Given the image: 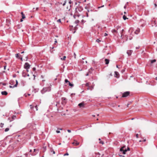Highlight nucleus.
I'll return each mask as SVG.
<instances>
[{
    "instance_id": "obj_1",
    "label": "nucleus",
    "mask_w": 157,
    "mask_h": 157,
    "mask_svg": "<svg viewBox=\"0 0 157 157\" xmlns=\"http://www.w3.org/2000/svg\"><path fill=\"white\" fill-rule=\"evenodd\" d=\"M83 10L82 7L81 6H78L77 7L75 10V13L74 15V17L75 18V17H79L80 16L79 12H81Z\"/></svg>"
},
{
    "instance_id": "obj_2",
    "label": "nucleus",
    "mask_w": 157,
    "mask_h": 157,
    "mask_svg": "<svg viewBox=\"0 0 157 157\" xmlns=\"http://www.w3.org/2000/svg\"><path fill=\"white\" fill-rule=\"evenodd\" d=\"M120 151H121L123 152V153L124 154H125L126 152L127 151V150L125 146H123L120 149Z\"/></svg>"
},
{
    "instance_id": "obj_3",
    "label": "nucleus",
    "mask_w": 157,
    "mask_h": 157,
    "mask_svg": "<svg viewBox=\"0 0 157 157\" xmlns=\"http://www.w3.org/2000/svg\"><path fill=\"white\" fill-rule=\"evenodd\" d=\"M69 86L71 87L74 86L73 84L71 83V82L68 80L67 79H66L65 80V83H67Z\"/></svg>"
},
{
    "instance_id": "obj_4",
    "label": "nucleus",
    "mask_w": 157,
    "mask_h": 157,
    "mask_svg": "<svg viewBox=\"0 0 157 157\" xmlns=\"http://www.w3.org/2000/svg\"><path fill=\"white\" fill-rule=\"evenodd\" d=\"M30 65L28 63H26L24 65V67L26 69H29L30 67Z\"/></svg>"
},
{
    "instance_id": "obj_5",
    "label": "nucleus",
    "mask_w": 157,
    "mask_h": 157,
    "mask_svg": "<svg viewBox=\"0 0 157 157\" xmlns=\"http://www.w3.org/2000/svg\"><path fill=\"white\" fill-rule=\"evenodd\" d=\"M130 92L129 91H126L124 92L122 95V97H126L129 95Z\"/></svg>"
},
{
    "instance_id": "obj_6",
    "label": "nucleus",
    "mask_w": 157,
    "mask_h": 157,
    "mask_svg": "<svg viewBox=\"0 0 157 157\" xmlns=\"http://www.w3.org/2000/svg\"><path fill=\"white\" fill-rule=\"evenodd\" d=\"M49 88H44L43 90H41V92L42 94H44L45 92L48 91Z\"/></svg>"
},
{
    "instance_id": "obj_7",
    "label": "nucleus",
    "mask_w": 157,
    "mask_h": 157,
    "mask_svg": "<svg viewBox=\"0 0 157 157\" xmlns=\"http://www.w3.org/2000/svg\"><path fill=\"white\" fill-rule=\"evenodd\" d=\"M79 144V143L75 140H74V142L72 143V144L74 146H77Z\"/></svg>"
},
{
    "instance_id": "obj_8",
    "label": "nucleus",
    "mask_w": 157,
    "mask_h": 157,
    "mask_svg": "<svg viewBox=\"0 0 157 157\" xmlns=\"http://www.w3.org/2000/svg\"><path fill=\"white\" fill-rule=\"evenodd\" d=\"M21 14L22 15V19H21L20 21L21 22H22L23 21V19H25V14H24L23 12H21Z\"/></svg>"
},
{
    "instance_id": "obj_9",
    "label": "nucleus",
    "mask_w": 157,
    "mask_h": 157,
    "mask_svg": "<svg viewBox=\"0 0 157 157\" xmlns=\"http://www.w3.org/2000/svg\"><path fill=\"white\" fill-rule=\"evenodd\" d=\"M84 103L81 102L78 104V105L79 106L80 108L82 107H83L84 106Z\"/></svg>"
},
{
    "instance_id": "obj_10",
    "label": "nucleus",
    "mask_w": 157,
    "mask_h": 157,
    "mask_svg": "<svg viewBox=\"0 0 157 157\" xmlns=\"http://www.w3.org/2000/svg\"><path fill=\"white\" fill-rule=\"evenodd\" d=\"M140 29H137L135 32V33L136 34H138L140 32Z\"/></svg>"
},
{
    "instance_id": "obj_11",
    "label": "nucleus",
    "mask_w": 157,
    "mask_h": 157,
    "mask_svg": "<svg viewBox=\"0 0 157 157\" xmlns=\"http://www.w3.org/2000/svg\"><path fill=\"white\" fill-rule=\"evenodd\" d=\"M94 89V86H89L88 87L87 90H92Z\"/></svg>"
},
{
    "instance_id": "obj_12",
    "label": "nucleus",
    "mask_w": 157,
    "mask_h": 157,
    "mask_svg": "<svg viewBox=\"0 0 157 157\" xmlns=\"http://www.w3.org/2000/svg\"><path fill=\"white\" fill-rule=\"evenodd\" d=\"M1 94L2 95H6L7 94V93L6 91H3L2 92Z\"/></svg>"
},
{
    "instance_id": "obj_13",
    "label": "nucleus",
    "mask_w": 157,
    "mask_h": 157,
    "mask_svg": "<svg viewBox=\"0 0 157 157\" xmlns=\"http://www.w3.org/2000/svg\"><path fill=\"white\" fill-rule=\"evenodd\" d=\"M16 117V116H14V115L13 116L11 117V120H10V122H11V121H13V120H14L15 119Z\"/></svg>"
},
{
    "instance_id": "obj_14",
    "label": "nucleus",
    "mask_w": 157,
    "mask_h": 157,
    "mask_svg": "<svg viewBox=\"0 0 157 157\" xmlns=\"http://www.w3.org/2000/svg\"><path fill=\"white\" fill-rule=\"evenodd\" d=\"M132 53V51L131 50H128L127 52V53L128 54V56L130 55Z\"/></svg>"
},
{
    "instance_id": "obj_15",
    "label": "nucleus",
    "mask_w": 157,
    "mask_h": 157,
    "mask_svg": "<svg viewBox=\"0 0 157 157\" xmlns=\"http://www.w3.org/2000/svg\"><path fill=\"white\" fill-rule=\"evenodd\" d=\"M105 64H108L109 63V60L107 59H105Z\"/></svg>"
},
{
    "instance_id": "obj_16",
    "label": "nucleus",
    "mask_w": 157,
    "mask_h": 157,
    "mask_svg": "<svg viewBox=\"0 0 157 157\" xmlns=\"http://www.w3.org/2000/svg\"><path fill=\"white\" fill-rule=\"evenodd\" d=\"M156 22H157V19L156 20H154V21H152V26H153V24H154V25H156Z\"/></svg>"
},
{
    "instance_id": "obj_17",
    "label": "nucleus",
    "mask_w": 157,
    "mask_h": 157,
    "mask_svg": "<svg viewBox=\"0 0 157 157\" xmlns=\"http://www.w3.org/2000/svg\"><path fill=\"white\" fill-rule=\"evenodd\" d=\"M112 32L113 33H117V30L115 29H113L112 30Z\"/></svg>"
},
{
    "instance_id": "obj_18",
    "label": "nucleus",
    "mask_w": 157,
    "mask_h": 157,
    "mask_svg": "<svg viewBox=\"0 0 157 157\" xmlns=\"http://www.w3.org/2000/svg\"><path fill=\"white\" fill-rule=\"evenodd\" d=\"M115 77H117V76L118 75H119V73L118 72H117V71H115Z\"/></svg>"
},
{
    "instance_id": "obj_19",
    "label": "nucleus",
    "mask_w": 157,
    "mask_h": 157,
    "mask_svg": "<svg viewBox=\"0 0 157 157\" xmlns=\"http://www.w3.org/2000/svg\"><path fill=\"white\" fill-rule=\"evenodd\" d=\"M16 84L14 86H13V87H15L17 86V85L18 84V82L17 80H16Z\"/></svg>"
},
{
    "instance_id": "obj_20",
    "label": "nucleus",
    "mask_w": 157,
    "mask_h": 157,
    "mask_svg": "<svg viewBox=\"0 0 157 157\" xmlns=\"http://www.w3.org/2000/svg\"><path fill=\"white\" fill-rule=\"evenodd\" d=\"M66 58V56H63V58H61L60 59L62 60H65Z\"/></svg>"
},
{
    "instance_id": "obj_21",
    "label": "nucleus",
    "mask_w": 157,
    "mask_h": 157,
    "mask_svg": "<svg viewBox=\"0 0 157 157\" xmlns=\"http://www.w3.org/2000/svg\"><path fill=\"white\" fill-rule=\"evenodd\" d=\"M43 151L44 152L46 150V146L43 147L42 148Z\"/></svg>"
},
{
    "instance_id": "obj_22",
    "label": "nucleus",
    "mask_w": 157,
    "mask_h": 157,
    "mask_svg": "<svg viewBox=\"0 0 157 157\" xmlns=\"http://www.w3.org/2000/svg\"><path fill=\"white\" fill-rule=\"evenodd\" d=\"M123 19L124 20H125L127 19H128V18L126 17L125 15H124L123 17Z\"/></svg>"
},
{
    "instance_id": "obj_23",
    "label": "nucleus",
    "mask_w": 157,
    "mask_h": 157,
    "mask_svg": "<svg viewBox=\"0 0 157 157\" xmlns=\"http://www.w3.org/2000/svg\"><path fill=\"white\" fill-rule=\"evenodd\" d=\"M85 86H86L89 87L90 86V83L89 82L85 84Z\"/></svg>"
},
{
    "instance_id": "obj_24",
    "label": "nucleus",
    "mask_w": 157,
    "mask_h": 157,
    "mask_svg": "<svg viewBox=\"0 0 157 157\" xmlns=\"http://www.w3.org/2000/svg\"><path fill=\"white\" fill-rule=\"evenodd\" d=\"M155 61H156V60L155 59H154V60H151V63H153L155 62Z\"/></svg>"
},
{
    "instance_id": "obj_25",
    "label": "nucleus",
    "mask_w": 157,
    "mask_h": 157,
    "mask_svg": "<svg viewBox=\"0 0 157 157\" xmlns=\"http://www.w3.org/2000/svg\"><path fill=\"white\" fill-rule=\"evenodd\" d=\"M9 130V128H6L5 129V131L6 132L8 131Z\"/></svg>"
},
{
    "instance_id": "obj_26",
    "label": "nucleus",
    "mask_w": 157,
    "mask_h": 157,
    "mask_svg": "<svg viewBox=\"0 0 157 157\" xmlns=\"http://www.w3.org/2000/svg\"><path fill=\"white\" fill-rule=\"evenodd\" d=\"M99 143L100 144H104V142H103V141H100L99 142Z\"/></svg>"
},
{
    "instance_id": "obj_27",
    "label": "nucleus",
    "mask_w": 157,
    "mask_h": 157,
    "mask_svg": "<svg viewBox=\"0 0 157 157\" xmlns=\"http://www.w3.org/2000/svg\"><path fill=\"white\" fill-rule=\"evenodd\" d=\"M25 73L24 72H23L22 73V76L24 77H26V75H25Z\"/></svg>"
},
{
    "instance_id": "obj_28",
    "label": "nucleus",
    "mask_w": 157,
    "mask_h": 157,
    "mask_svg": "<svg viewBox=\"0 0 157 157\" xmlns=\"http://www.w3.org/2000/svg\"><path fill=\"white\" fill-rule=\"evenodd\" d=\"M3 125H4V124L2 123H1V124H0V126L2 128L3 126Z\"/></svg>"
},
{
    "instance_id": "obj_29",
    "label": "nucleus",
    "mask_w": 157,
    "mask_h": 157,
    "mask_svg": "<svg viewBox=\"0 0 157 157\" xmlns=\"http://www.w3.org/2000/svg\"><path fill=\"white\" fill-rule=\"evenodd\" d=\"M57 22H60V23H61V20L60 19H58V20H57Z\"/></svg>"
},
{
    "instance_id": "obj_30",
    "label": "nucleus",
    "mask_w": 157,
    "mask_h": 157,
    "mask_svg": "<svg viewBox=\"0 0 157 157\" xmlns=\"http://www.w3.org/2000/svg\"><path fill=\"white\" fill-rule=\"evenodd\" d=\"M66 2V1H64V3L63 4V6H64L65 5Z\"/></svg>"
},
{
    "instance_id": "obj_31",
    "label": "nucleus",
    "mask_w": 157,
    "mask_h": 157,
    "mask_svg": "<svg viewBox=\"0 0 157 157\" xmlns=\"http://www.w3.org/2000/svg\"><path fill=\"white\" fill-rule=\"evenodd\" d=\"M35 108H36V111L38 110V107H37V105H36L35 106Z\"/></svg>"
},
{
    "instance_id": "obj_32",
    "label": "nucleus",
    "mask_w": 157,
    "mask_h": 157,
    "mask_svg": "<svg viewBox=\"0 0 157 157\" xmlns=\"http://www.w3.org/2000/svg\"><path fill=\"white\" fill-rule=\"evenodd\" d=\"M19 59L21 60V61H23L22 57V56L20 57Z\"/></svg>"
},
{
    "instance_id": "obj_33",
    "label": "nucleus",
    "mask_w": 157,
    "mask_h": 157,
    "mask_svg": "<svg viewBox=\"0 0 157 157\" xmlns=\"http://www.w3.org/2000/svg\"><path fill=\"white\" fill-rule=\"evenodd\" d=\"M19 57V56H18V54H17L16 55V58H18Z\"/></svg>"
},
{
    "instance_id": "obj_34",
    "label": "nucleus",
    "mask_w": 157,
    "mask_h": 157,
    "mask_svg": "<svg viewBox=\"0 0 157 157\" xmlns=\"http://www.w3.org/2000/svg\"><path fill=\"white\" fill-rule=\"evenodd\" d=\"M138 137H139V135H138V134H136V137L137 138H138Z\"/></svg>"
},
{
    "instance_id": "obj_35",
    "label": "nucleus",
    "mask_w": 157,
    "mask_h": 157,
    "mask_svg": "<svg viewBox=\"0 0 157 157\" xmlns=\"http://www.w3.org/2000/svg\"><path fill=\"white\" fill-rule=\"evenodd\" d=\"M51 151L52 152H53V154H55V151H54L53 150H51Z\"/></svg>"
},
{
    "instance_id": "obj_36",
    "label": "nucleus",
    "mask_w": 157,
    "mask_h": 157,
    "mask_svg": "<svg viewBox=\"0 0 157 157\" xmlns=\"http://www.w3.org/2000/svg\"><path fill=\"white\" fill-rule=\"evenodd\" d=\"M30 108L31 109L33 108V105H30Z\"/></svg>"
},
{
    "instance_id": "obj_37",
    "label": "nucleus",
    "mask_w": 157,
    "mask_h": 157,
    "mask_svg": "<svg viewBox=\"0 0 157 157\" xmlns=\"http://www.w3.org/2000/svg\"><path fill=\"white\" fill-rule=\"evenodd\" d=\"M68 155V153H66V154H65L64 155V156Z\"/></svg>"
},
{
    "instance_id": "obj_38",
    "label": "nucleus",
    "mask_w": 157,
    "mask_h": 157,
    "mask_svg": "<svg viewBox=\"0 0 157 157\" xmlns=\"http://www.w3.org/2000/svg\"><path fill=\"white\" fill-rule=\"evenodd\" d=\"M56 132L57 133H60V131H58V130H56Z\"/></svg>"
},
{
    "instance_id": "obj_39",
    "label": "nucleus",
    "mask_w": 157,
    "mask_h": 157,
    "mask_svg": "<svg viewBox=\"0 0 157 157\" xmlns=\"http://www.w3.org/2000/svg\"><path fill=\"white\" fill-rule=\"evenodd\" d=\"M74 58L75 59L76 58V54H75V53H74Z\"/></svg>"
},
{
    "instance_id": "obj_40",
    "label": "nucleus",
    "mask_w": 157,
    "mask_h": 157,
    "mask_svg": "<svg viewBox=\"0 0 157 157\" xmlns=\"http://www.w3.org/2000/svg\"><path fill=\"white\" fill-rule=\"evenodd\" d=\"M107 35H108V34H107V33H105L104 34V36H107Z\"/></svg>"
},
{
    "instance_id": "obj_41",
    "label": "nucleus",
    "mask_w": 157,
    "mask_h": 157,
    "mask_svg": "<svg viewBox=\"0 0 157 157\" xmlns=\"http://www.w3.org/2000/svg\"><path fill=\"white\" fill-rule=\"evenodd\" d=\"M36 151H38V150L36 149H34V152H35Z\"/></svg>"
},
{
    "instance_id": "obj_42",
    "label": "nucleus",
    "mask_w": 157,
    "mask_h": 157,
    "mask_svg": "<svg viewBox=\"0 0 157 157\" xmlns=\"http://www.w3.org/2000/svg\"><path fill=\"white\" fill-rule=\"evenodd\" d=\"M85 8L86 9H87V10L88 11V12L89 11V10H88V8H87L86 6L85 7Z\"/></svg>"
},
{
    "instance_id": "obj_43",
    "label": "nucleus",
    "mask_w": 157,
    "mask_h": 157,
    "mask_svg": "<svg viewBox=\"0 0 157 157\" xmlns=\"http://www.w3.org/2000/svg\"><path fill=\"white\" fill-rule=\"evenodd\" d=\"M96 41H97L98 42H99L100 41V40L99 39H98Z\"/></svg>"
},
{
    "instance_id": "obj_44",
    "label": "nucleus",
    "mask_w": 157,
    "mask_h": 157,
    "mask_svg": "<svg viewBox=\"0 0 157 157\" xmlns=\"http://www.w3.org/2000/svg\"><path fill=\"white\" fill-rule=\"evenodd\" d=\"M67 132H69V133H70V132H71V130H70L68 129V130H67Z\"/></svg>"
},
{
    "instance_id": "obj_45",
    "label": "nucleus",
    "mask_w": 157,
    "mask_h": 157,
    "mask_svg": "<svg viewBox=\"0 0 157 157\" xmlns=\"http://www.w3.org/2000/svg\"><path fill=\"white\" fill-rule=\"evenodd\" d=\"M8 120H9L10 121V120H11V117H9L8 119Z\"/></svg>"
},
{
    "instance_id": "obj_46",
    "label": "nucleus",
    "mask_w": 157,
    "mask_h": 157,
    "mask_svg": "<svg viewBox=\"0 0 157 157\" xmlns=\"http://www.w3.org/2000/svg\"><path fill=\"white\" fill-rule=\"evenodd\" d=\"M139 47H137L136 48V49H138L139 48Z\"/></svg>"
},
{
    "instance_id": "obj_47",
    "label": "nucleus",
    "mask_w": 157,
    "mask_h": 157,
    "mask_svg": "<svg viewBox=\"0 0 157 157\" xmlns=\"http://www.w3.org/2000/svg\"><path fill=\"white\" fill-rule=\"evenodd\" d=\"M69 4H71V0H70L69 1Z\"/></svg>"
},
{
    "instance_id": "obj_48",
    "label": "nucleus",
    "mask_w": 157,
    "mask_h": 157,
    "mask_svg": "<svg viewBox=\"0 0 157 157\" xmlns=\"http://www.w3.org/2000/svg\"><path fill=\"white\" fill-rule=\"evenodd\" d=\"M25 155L27 157L28 155V153H26Z\"/></svg>"
},
{
    "instance_id": "obj_49",
    "label": "nucleus",
    "mask_w": 157,
    "mask_h": 157,
    "mask_svg": "<svg viewBox=\"0 0 157 157\" xmlns=\"http://www.w3.org/2000/svg\"><path fill=\"white\" fill-rule=\"evenodd\" d=\"M126 150H127V151H129L130 150V149L129 147H127V149H126Z\"/></svg>"
},
{
    "instance_id": "obj_50",
    "label": "nucleus",
    "mask_w": 157,
    "mask_h": 157,
    "mask_svg": "<svg viewBox=\"0 0 157 157\" xmlns=\"http://www.w3.org/2000/svg\"><path fill=\"white\" fill-rule=\"evenodd\" d=\"M33 71H35L36 70V68L35 67H33Z\"/></svg>"
},
{
    "instance_id": "obj_51",
    "label": "nucleus",
    "mask_w": 157,
    "mask_h": 157,
    "mask_svg": "<svg viewBox=\"0 0 157 157\" xmlns=\"http://www.w3.org/2000/svg\"><path fill=\"white\" fill-rule=\"evenodd\" d=\"M62 99L63 100H65L66 99V98H62Z\"/></svg>"
},
{
    "instance_id": "obj_52",
    "label": "nucleus",
    "mask_w": 157,
    "mask_h": 157,
    "mask_svg": "<svg viewBox=\"0 0 157 157\" xmlns=\"http://www.w3.org/2000/svg\"><path fill=\"white\" fill-rule=\"evenodd\" d=\"M126 5H125V6H124V9H126Z\"/></svg>"
},
{
    "instance_id": "obj_53",
    "label": "nucleus",
    "mask_w": 157,
    "mask_h": 157,
    "mask_svg": "<svg viewBox=\"0 0 157 157\" xmlns=\"http://www.w3.org/2000/svg\"><path fill=\"white\" fill-rule=\"evenodd\" d=\"M86 16H87V17H88V13H86Z\"/></svg>"
},
{
    "instance_id": "obj_54",
    "label": "nucleus",
    "mask_w": 157,
    "mask_h": 157,
    "mask_svg": "<svg viewBox=\"0 0 157 157\" xmlns=\"http://www.w3.org/2000/svg\"><path fill=\"white\" fill-rule=\"evenodd\" d=\"M6 66H4V70L6 69Z\"/></svg>"
},
{
    "instance_id": "obj_55",
    "label": "nucleus",
    "mask_w": 157,
    "mask_h": 157,
    "mask_svg": "<svg viewBox=\"0 0 157 157\" xmlns=\"http://www.w3.org/2000/svg\"><path fill=\"white\" fill-rule=\"evenodd\" d=\"M10 88H13V86H10Z\"/></svg>"
},
{
    "instance_id": "obj_56",
    "label": "nucleus",
    "mask_w": 157,
    "mask_h": 157,
    "mask_svg": "<svg viewBox=\"0 0 157 157\" xmlns=\"http://www.w3.org/2000/svg\"><path fill=\"white\" fill-rule=\"evenodd\" d=\"M57 42V40H56L55 41V43H56Z\"/></svg>"
},
{
    "instance_id": "obj_57",
    "label": "nucleus",
    "mask_w": 157,
    "mask_h": 157,
    "mask_svg": "<svg viewBox=\"0 0 157 157\" xmlns=\"http://www.w3.org/2000/svg\"><path fill=\"white\" fill-rule=\"evenodd\" d=\"M59 3L60 4H62V3H61V2H59Z\"/></svg>"
},
{
    "instance_id": "obj_58",
    "label": "nucleus",
    "mask_w": 157,
    "mask_h": 157,
    "mask_svg": "<svg viewBox=\"0 0 157 157\" xmlns=\"http://www.w3.org/2000/svg\"><path fill=\"white\" fill-rule=\"evenodd\" d=\"M102 6L99 7V8H101V7H103V6Z\"/></svg>"
},
{
    "instance_id": "obj_59",
    "label": "nucleus",
    "mask_w": 157,
    "mask_h": 157,
    "mask_svg": "<svg viewBox=\"0 0 157 157\" xmlns=\"http://www.w3.org/2000/svg\"><path fill=\"white\" fill-rule=\"evenodd\" d=\"M155 6H157V5H156V4H155Z\"/></svg>"
},
{
    "instance_id": "obj_60",
    "label": "nucleus",
    "mask_w": 157,
    "mask_h": 157,
    "mask_svg": "<svg viewBox=\"0 0 157 157\" xmlns=\"http://www.w3.org/2000/svg\"><path fill=\"white\" fill-rule=\"evenodd\" d=\"M32 151V150H30L29 151V152H31Z\"/></svg>"
},
{
    "instance_id": "obj_61",
    "label": "nucleus",
    "mask_w": 157,
    "mask_h": 157,
    "mask_svg": "<svg viewBox=\"0 0 157 157\" xmlns=\"http://www.w3.org/2000/svg\"><path fill=\"white\" fill-rule=\"evenodd\" d=\"M27 76H29V74H27Z\"/></svg>"
},
{
    "instance_id": "obj_62",
    "label": "nucleus",
    "mask_w": 157,
    "mask_h": 157,
    "mask_svg": "<svg viewBox=\"0 0 157 157\" xmlns=\"http://www.w3.org/2000/svg\"><path fill=\"white\" fill-rule=\"evenodd\" d=\"M26 71H27V72H28L29 71V70L28 69H26Z\"/></svg>"
},
{
    "instance_id": "obj_63",
    "label": "nucleus",
    "mask_w": 157,
    "mask_h": 157,
    "mask_svg": "<svg viewBox=\"0 0 157 157\" xmlns=\"http://www.w3.org/2000/svg\"><path fill=\"white\" fill-rule=\"evenodd\" d=\"M143 141H144V142L145 141H146V140L145 139Z\"/></svg>"
},
{
    "instance_id": "obj_64",
    "label": "nucleus",
    "mask_w": 157,
    "mask_h": 157,
    "mask_svg": "<svg viewBox=\"0 0 157 157\" xmlns=\"http://www.w3.org/2000/svg\"><path fill=\"white\" fill-rule=\"evenodd\" d=\"M24 53V52H21V54L23 53Z\"/></svg>"
}]
</instances>
